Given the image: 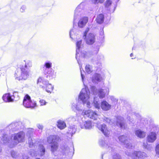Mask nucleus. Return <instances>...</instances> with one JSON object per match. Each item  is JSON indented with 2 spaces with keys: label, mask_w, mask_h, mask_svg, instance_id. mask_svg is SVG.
Wrapping results in <instances>:
<instances>
[{
  "label": "nucleus",
  "mask_w": 159,
  "mask_h": 159,
  "mask_svg": "<svg viewBox=\"0 0 159 159\" xmlns=\"http://www.w3.org/2000/svg\"><path fill=\"white\" fill-rule=\"evenodd\" d=\"M32 66V63L30 61L27 60L23 61L19 65L15 72V77L16 80L20 81L27 79L30 74V70L29 68Z\"/></svg>",
  "instance_id": "obj_1"
},
{
  "label": "nucleus",
  "mask_w": 159,
  "mask_h": 159,
  "mask_svg": "<svg viewBox=\"0 0 159 159\" xmlns=\"http://www.w3.org/2000/svg\"><path fill=\"white\" fill-rule=\"evenodd\" d=\"M91 90L95 95H98L100 98H104L106 93L109 92V89L107 88H105L104 89H99L97 90L94 86L91 87ZM100 102L98 99L96 97H94L93 103L95 107L98 109L100 108Z\"/></svg>",
  "instance_id": "obj_2"
},
{
  "label": "nucleus",
  "mask_w": 159,
  "mask_h": 159,
  "mask_svg": "<svg viewBox=\"0 0 159 159\" xmlns=\"http://www.w3.org/2000/svg\"><path fill=\"white\" fill-rule=\"evenodd\" d=\"M86 4V2L85 1L82 2L78 6L75 11L73 22V28L70 32V37L72 39L75 37L73 36L75 35V32L76 31L74 27L75 23H76V20L81 15L83 10Z\"/></svg>",
  "instance_id": "obj_3"
},
{
  "label": "nucleus",
  "mask_w": 159,
  "mask_h": 159,
  "mask_svg": "<svg viewBox=\"0 0 159 159\" xmlns=\"http://www.w3.org/2000/svg\"><path fill=\"white\" fill-rule=\"evenodd\" d=\"M79 99L84 103H86V106L88 108L91 107V103L90 102V92L87 87L82 89L79 95Z\"/></svg>",
  "instance_id": "obj_4"
},
{
  "label": "nucleus",
  "mask_w": 159,
  "mask_h": 159,
  "mask_svg": "<svg viewBox=\"0 0 159 159\" xmlns=\"http://www.w3.org/2000/svg\"><path fill=\"white\" fill-rule=\"evenodd\" d=\"M59 139V137L56 135H51L47 138V141L49 144H51V151L52 153L55 156H57V150L58 149L57 143Z\"/></svg>",
  "instance_id": "obj_5"
},
{
  "label": "nucleus",
  "mask_w": 159,
  "mask_h": 159,
  "mask_svg": "<svg viewBox=\"0 0 159 159\" xmlns=\"http://www.w3.org/2000/svg\"><path fill=\"white\" fill-rule=\"evenodd\" d=\"M99 145L104 148H107L109 151L111 150L110 152H112L113 159H121V157L120 155L115 152L114 149L111 147V145H109L108 144V142L104 140L101 139L99 140Z\"/></svg>",
  "instance_id": "obj_6"
},
{
  "label": "nucleus",
  "mask_w": 159,
  "mask_h": 159,
  "mask_svg": "<svg viewBox=\"0 0 159 159\" xmlns=\"http://www.w3.org/2000/svg\"><path fill=\"white\" fill-rule=\"evenodd\" d=\"M37 84L48 93H51L53 90L54 87L48 81L43 80L42 78L39 77L38 80Z\"/></svg>",
  "instance_id": "obj_7"
},
{
  "label": "nucleus",
  "mask_w": 159,
  "mask_h": 159,
  "mask_svg": "<svg viewBox=\"0 0 159 159\" xmlns=\"http://www.w3.org/2000/svg\"><path fill=\"white\" fill-rule=\"evenodd\" d=\"M12 137H13V145L11 147H13L20 143L24 142L25 141V134L22 131L14 134Z\"/></svg>",
  "instance_id": "obj_8"
},
{
  "label": "nucleus",
  "mask_w": 159,
  "mask_h": 159,
  "mask_svg": "<svg viewBox=\"0 0 159 159\" xmlns=\"http://www.w3.org/2000/svg\"><path fill=\"white\" fill-rule=\"evenodd\" d=\"M81 115L84 117H87L94 120H97L99 116L96 111H93L91 110H83Z\"/></svg>",
  "instance_id": "obj_9"
},
{
  "label": "nucleus",
  "mask_w": 159,
  "mask_h": 159,
  "mask_svg": "<svg viewBox=\"0 0 159 159\" xmlns=\"http://www.w3.org/2000/svg\"><path fill=\"white\" fill-rule=\"evenodd\" d=\"M23 105L26 108H33L36 106V103L34 100H31L30 97L28 95L24 97L23 101Z\"/></svg>",
  "instance_id": "obj_10"
},
{
  "label": "nucleus",
  "mask_w": 159,
  "mask_h": 159,
  "mask_svg": "<svg viewBox=\"0 0 159 159\" xmlns=\"http://www.w3.org/2000/svg\"><path fill=\"white\" fill-rule=\"evenodd\" d=\"M125 153L127 156L131 157L133 159H143L148 156L147 155L145 152L140 151H135L131 153L126 152H125Z\"/></svg>",
  "instance_id": "obj_11"
},
{
  "label": "nucleus",
  "mask_w": 159,
  "mask_h": 159,
  "mask_svg": "<svg viewBox=\"0 0 159 159\" xmlns=\"http://www.w3.org/2000/svg\"><path fill=\"white\" fill-rule=\"evenodd\" d=\"M13 96H11L10 93H6L4 94L2 97L3 100L5 102H13L14 100L16 101L19 99L18 93L15 92L13 93Z\"/></svg>",
  "instance_id": "obj_12"
},
{
  "label": "nucleus",
  "mask_w": 159,
  "mask_h": 159,
  "mask_svg": "<svg viewBox=\"0 0 159 159\" xmlns=\"http://www.w3.org/2000/svg\"><path fill=\"white\" fill-rule=\"evenodd\" d=\"M45 148L42 145H39V148L37 151L34 150H31L30 152V155L32 156H42L45 153Z\"/></svg>",
  "instance_id": "obj_13"
},
{
  "label": "nucleus",
  "mask_w": 159,
  "mask_h": 159,
  "mask_svg": "<svg viewBox=\"0 0 159 159\" xmlns=\"http://www.w3.org/2000/svg\"><path fill=\"white\" fill-rule=\"evenodd\" d=\"M128 137L125 135L120 136L119 137V141L124 144L126 148H130L133 147V145L130 140L129 139L128 140Z\"/></svg>",
  "instance_id": "obj_14"
},
{
  "label": "nucleus",
  "mask_w": 159,
  "mask_h": 159,
  "mask_svg": "<svg viewBox=\"0 0 159 159\" xmlns=\"http://www.w3.org/2000/svg\"><path fill=\"white\" fill-rule=\"evenodd\" d=\"M97 127L106 136H108L109 135L110 131L108 129L106 125L98 123L97 124Z\"/></svg>",
  "instance_id": "obj_15"
},
{
  "label": "nucleus",
  "mask_w": 159,
  "mask_h": 159,
  "mask_svg": "<svg viewBox=\"0 0 159 159\" xmlns=\"http://www.w3.org/2000/svg\"><path fill=\"white\" fill-rule=\"evenodd\" d=\"M82 122H80V126L82 129H90L92 128V123L91 121L88 120L84 122L82 118Z\"/></svg>",
  "instance_id": "obj_16"
},
{
  "label": "nucleus",
  "mask_w": 159,
  "mask_h": 159,
  "mask_svg": "<svg viewBox=\"0 0 159 159\" xmlns=\"http://www.w3.org/2000/svg\"><path fill=\"white\" fill-rule=\"evenodd\" d=\"M84 38L85 39L86 43L88 44H92L95 42V36L93 34L90 33L87 36H85Z\"/></svg>",
  "instance_id": "obj_17"
},
{
  "label": "nucleus",
  "mask_w": 159,
  "mask_h": 159,
  "mask_svg": "<svg viewBox=\"0 0 159 159\" xmlns=\"http://www.w3.org/2000/svg\"><path fill=\"white\" fill-rule=\"evenodd\" d=\"M116 124L122 129H125L127 128L126 125L124 122V118L121 116H117Z\"/></svg>",
  "instance_id": "obj_18"
},
{
  "label": "nucleus",
  "mask_w": 159,
  "mask_h": 159,
  "mask_svg": "<svg viewBox=\"0 0 159 159\" xmlns=\"http://www.w3.org/2000/svg\"><path fill=\"white\" fill-rule=\"evenodd\" d=\"M74 151L73 147H71L70 148L67 146H64L62 148V153L63 155H72L73 154V152Z\"/></svg>",
  "instance_id": "obj_19"
},
{
  "label": "nucleus",
  "mask_w": 159,
  "mask_h": 159,
  "mask_svg": "<svg viewBox=\"0 0 159 159\" xmlns=\"http://www.w3.org/2000/svg\"><path fill=\"white\" fill-rule=\"evenodd\" d=\"M89 18L87 16L81 17L78 22V26L80 28H83L86 25L88 21Z\"/></svg>",
  "instance_id": "obj_20"
},
{
  "label": "nucleus",
  "mask_w": 159,
  "mask_h": 159,
  "mask_svg": "<svg viewBox=\"0 0 159 159\" xmlns=\"http://www.w3.org/2000/svg\"><path fill=\"white\" fill-rule=\"evenodd\" d=\"M86 103H84L82 101L78 102L76 103H73L72 104V108L73 110L75 109L79 111H81L83 109V106Z\"/></svg>",
  "instance_id": "obj_21"
},
{
  "label": "nucleus",
  "mask_w": 159,
  "mask_h": 159,
  "mask_svg": "<svg viewBox=\"0 0 159 159\" xmlns=\"http://www.w3.org/2000/svg\"><path fill=\"white\" fill-rule=\"evenodd\" d=\"M44 72L46 75V77L49 80L52 79L56 76V73L52 69L48 70H44Z\"/></svg>",
  "instance_id": "obj_22"
},
{
  "label": "nucleus",
  "mask_w": 159,
  "mask_h": 159,
  "mask_svg": "<svg viewBox=\"0 0 159 159\" xmlns=\"http://www.w3.org/2000/svg\"><path fill=\"white\" fill-rule=\"evenodd\" d=\"M76 130V128L75 125H71L68 128L67 133L68 134V136L69 138H71L73 135L75 134Z\"/></svg>",
  "instance_id": "obj_23"
},
{
  "label": "nucleus",
  "mask_w": 159,
  "mask_h": 159,
  "mask_svg": "<svg viewBox=\"0 0 159 159\" xmlns=\"http://www.w3.org/2000/svg\"><path fill=\"white\" fill-rule=\"evenodd\" d=\"M147 141L149 143H153L157 139V134L155 132H151L148 135Z\"/></svg>",
  "instance_id": "obj_24"
},
{
  "label": "nucleus",
  "mask_w": 159,
  "mask_h": 159,
  "mask_svg": "<svg viewBox=\"0 0 159 159\" xmlns=\"http://www.w3.org/2000/svg\"><path fill=\"white\" fill-rule=\"evenodd\" d=\"M11 141V137L6 134H3L1 139V142L5 144H7Z\"/></svg>",
  "instance_id": "obj_25"
},
{
  "label": "nucleus",
  "mask_w": 159,
  "mask_h": 159,
  "mask_svg": "<svg viewBox=\"0 0 159 159\" xmlns=\"http://www.w3.org/2000/svg\"><path fill=\"white\" fill-rule=\"evenodd\" d=\"M111 106V105L106 101H103L101 102V107L104 111H107L109 110Z\"/></svg>",
  "instance_id": "obj_26"
},
{
  "label": "nucleus",
  "mask_w": 159,
  "mask_h": 159,
  "mask_svg": "<svg viewBox=\"0 0 159 159\" xmlns=\"http://www.w3.org/2000/svg\"><path fill=\"white\" fill-rule=\"evenodd\" d=\"M102 80V77L100 74L95 73L93 74L92 78V81L94 83H98Z\"/></svg>",
  "instance_id": "obj_27"
},
{
  "label": "nucleus",
  "mask_w": 159,
  "mask_h": 159,
  "mask_svg": "<svg viewBox=\"0 0 159 159\" xmlns=\"http://www.w3.org/2000/svg\"><path fill=\"white\" fill-rule=\"evenodd\" d=\"M135 135L140 138H143L146 135V132L140 129H137L135 131Z\"/></svg>",
  "instance_id": "obj_28"
},
{
  "label": "nucleus",
  "mask_w": 159,
  "mask_h": 159,
  "mask_svg": "<svg viewBox=\"0 0 159 159\" xmlns=\"http://www.w3.org/2000/svg\"><path fill=\"white\" fill-rule=\"evenodd\" d=\"M77 49L76 50V58L77 59V57L80 52V49L82 48V40H80L77 41L76 43Z\"/></svg>",
  "instance_id": "obj_29"
},
{
  "label": "nucleus",
  "mask_w": 159,
  "mask_h": 159,
  "mask_svg": "<svg viewBox=\"0 0 159 159\" xmlns=\"http://www.w3.org/2000/svg\"><path fill=\"white\" fill-rule=\"evenodd\" d=\"M111 4V1L107 0L105 3V7L110 12H114V9H112L114 8V6H112Z\"/></svg>",
  "instance_id": "obj_30"
},
{
  "label": "nucleus",
  "mask_w": 159,
  "mask_h": 159,
  "mask_svg": "<svg viewBox=\"0 0 159 159\" xmlns=\"http://www.w3.org/2000/svg\"><path fill=\"white\" fill-rule=\"evenodd\" d=\"M57 126L61 129H63L66 127V125L65 122L61 120H59L57 122Z\"/></svg>",
  "instance_id": "obj_31"
},
{
  "label": "nucleus",
  "mask_w": 159,
  "mask_h": 159,
  "mask_svg": "<svg viewBox=\"0 0 159 159\" xmlns=\"http://www.w3.org/2000/svg\"><path fill=\"white\" fill-rule=\"evenodd\" d=\"M29 144L30 148H35L36 143H35V140L31 137L28 138Z\"/></svg>",
  "instance_id": "obj_32"
},
{
  "label": "nucleus",
  "mask_w": 159,
  "mask_h": 159,
  "mask_svg": "<svg viewBox=\"0 0 159 159\" xmlns=\"http://www.w3.org/2000/svg\"><path fill=\"white\" fill-rule=\"evenodd\" d=\"M104 15L102 14H99L96 19L97 22L99 24L102 23L104 21Z\"/></svg>",
  "instance_id": "obj_33"
},
{
  "label": "nucleus",
  "mask_w": 159,
  "mask_h": 159,
  "mask_svg": "<svg viewBox=\"0 0 159 159\" xmlns=\"http://www.w3.org/2000/svg\"><path fill=\"white\" fill-rule=\"evenodd\" d=\"M85 70L86 73L90 74L93 71L92 66L89 64H86L85 67Z\"/></svg>",
  "instance_id": "obj_34"
},
{
  "label": "nucleus",
  "mask_w": 159,
  "mask_h": 159,
  "mask_svg": "<svg viewBox=\"0 0 159 159\" xmlns=\"http://www.w3.org/2000/svg\"><path fill=\"white\" fill-rule=\"evenodd\" d=\"M52 63L48 61L45 62L44 64V66L43 67V70H48L51 69L50 68L52 66Z\"/></svg>",
  "instance_id": "obj_35"
},
{
  "label": "nucleus",
  "mask_w": 159,
  "mask_h": 159,
  "mask_svg": "<svg viewBox=\"0 0 159 159\" xmlns=\"http://www.w3.org/2000/svg\"><path fill=\"white\" fill-rule=\"evenodd\" d=\"M81 55L82 57L85 58H89L92 55L90 51L83 52L81 53Z\"/></svg>",
  "instance_id": "obj_36"
},
{
  "label": "nucleus",
  "mask_w": 159,
  "mask_h": 159,
  "mask_svg": "<svg viewBox=\"0 0 159 159\" xmlns=\"http://www.w3.org/2000/svg\"><path fill=\"white\" fill-rule=\"evenodd\" d=\"M99 49V48L98 46H96V47L93 48L92 50L90 51V52H91L92 55L96 54L98 52Z\"/></svg>",
  "instance_id": "obj_37"
},
{
  "label": "nucleus",
  "mask_w": 159,
  "mask_h": 159,
  "mask_svg": "<svg viewBox=\"0 0 159 159\" xmlns=\"http://www.w3.org/2000/svg\"><path fill=\"white\" fill-rule=\"evenodd\" d=\"M18 124L17 123H13L10 124L8 127L9 129H10L12 131H16V129H15L16 128L15 126L17 125Z\"/></svg>",
  "instance_id": "obj_38"
},
{
  "label": "nucleus",
  "mask_w": 159,
  "mask_h": 159,
  "mask_svg": "<svg viewBox=\"0 0 159 159\" xmlns=\"http://www.w3.org/2000/svg\"><path fill=\"white\" fill-rule=\"evenodd\" d=\"M105 0H90L91 3L95 5H97L98 3H102Z\"/></svg>",
  "instance_id": "obj_39"
},
{
  "label": "nucleus",
  "mask_w": 159,
  "mask_h": 159,
  "mask_svg": "<svg viewBox=\"0 0 159 159\" xmlns=\"http://www.w3.org/2000/svg\"><path fill=\"white\" fill-rule=\"evenodd\" d=\"M34 132V129L33 128H29L27 130V135L31 137V135Z\"/></svg>",
  "instance_id": "obj_40"
},
{
  "label": "nucleus",
  "mask_w": 159,
  "mask_h": 159,
  "mask_svg": "<svg viewBox=\"0 0 159 159\" xmlns=\"http://www.w3.org/2000/svg\"><path fill=\"white\" fill-rule=\"evenodd\" d=\"M143 146L144 147L149 151H151L152 148L151 145L148 144L147 143H143Z\"/></svg>",
  "instance_id": "obj_41"
},
{
  "label": "nucleus",
  "mask_w": 159,
  "mask_h": 159,
  "mask_svg": "<svg viewBox=\"0 0 159 159\" xmlns=\"http://www.w3.org/2000/svg\"><path fill=\"white\" fill-rule=\"evenodd\" d=\"M97 59L98 62L100 63L103 60L104 56L102 54H99L97 56Z\"/></svg>",
  "instance_id": "obj_42"
},
{
  "label": "nucleus",
  "mask_w": 159,
  "mask_h": 159,
  "mask_svg": "<svg viewBox=\"0 0 159 159\" xmlns=\"http://www.w3.org/2000/svg\"><path fill=\"white\" fill-rule=\"evenodd\" d=\"M102 119H103V121L104 122H105L108 123L111 125L112 124H113L112 122L109 119L107 118V117H104V118Z\"/></svg>",
  "instance_id": "obj_43"
},
{
  "label": "nucleus",
  "mask_w": 159,
  "mask_h": 159,
  "mask_svg": "<svg viewBox=\"0 0 159 159\" xmlns=\"http://www.w3.org/2000/svg\"><path fill=\"white\" fill-rule=\"evenodd\" d=\"M130 116H133V114H130V116H128L127 118L128 120H129V121L130 122L129 123V124H130L131 123L132 124H132H133L134 123V120H133L132 118H131Z\"/></svg>",
  "instance_id": "obj_44"
},
{
  "label": "nucleus",
  "mask_w": 159,
  "mask_h": 159,
  "mask_svg": "<svg viewBox=\"0 0 159 159\" xmlns=\"http://www.w3.org/2000/svg\"><path fill=\"white\" fill-rule=\"evenodd\" d=\"M77 61H78V63L79 64V65H80V70L81 79H82V81H83V83H84V78L85 76L84 75L82 74V71H81L82 66L80 65V63H79V62L78 60H77Z\"/></svg>",
  "instance_id": "obj_45"
},
{
  "label": "nucleus",
  "mask_w": 159,
  "mask_h": 159,
  "mask_svg": "<svg viewBox=\"0 0 159 159\" xmlns=\"http://www.w3.org/2000/svg\"><path fill=\"white\" fill-rule=\"evenodd\" d=\"M26 8V6L25 5H23L20 8V11L21 12H24L25 11Z\"/></svg>",
  "instance_id": "obj_46"
},
{
  "label": "nucleus",
  "mask_w": 159,
  "mask_h": 159,
  "mask_svg": "<svg viewBox=\"0 0 159 159\" xmlns=\"http://www.w3.org/2000/svg\"><path fill=\"white\" fill-rule=\"evenodd\" d=\"M15 123H17L18 124L16 126V128L15 129H16V131L17 130H19L20 129L21 123L20 122H16Z\"/></svg>",
  "instance_id": "obj_47"
},
{
  "label": "nucleus",
  "mask_w": 159,
  "mask_h": 159,
  "mask_svg": "<svg viewBox=\"0 0 159 159\" xmlns=\"http://www.w3.org/2000/svg\"><path fill=\"white\" fill-rule=\"evenodd\" d=\"M111 99L114 103V105L116 104L118 100L115 98L114 97L112 96L111 97Z\"/></svg>",
  "instance_id": "obj_48"
},
{
  "label": "nucleus",
  "mask_w": 159,
  "mask_h": 159,
  "mask_svg": "<svg viewBox=\"0 0 159 159\" xmlns=\"http://www.w3.org/2000/svg\"><path fill=\"white\" fill-rule=\"evenodd\" d=\"M39 103L41 106L46 105L47 102L44 100H40L39 101Z\"/></svg>",
  "instance_id": "obj_49"
},
{
  "label": "nucleus",
  "mask_w": 159,
  "mask_h": 159,
  "mask_svg": "<svg viewBox=\"0 0 159 159\" xmlns=\"http://www.w3.org/2000/svg\"><path fill=\"white\" fill-rule=\"evenodd\" d=\"M155 151L157 154L159 155V143L157 144L156 147Z\"/></svg>",
  "instance_id": "obj_50"
},
{
  "label": "nucleus",
  "mask_w": 159,
  "mask_h": 159,
  "mask_svg": "<svg viewBox=\"0 0 159 159\" xmlns=\"http://www.w3.org/2000/svg\"><path fill=\"white\" fill-rule=\"evenodd\" d=\"M89 28H87L84 34L83 37H84L85 36H86L88 32L89 31Z\"/></svg>",
  "instance_id": "obj_51"
},
{
  "label": "nucleus",
  "mask_w": 159,
  "mask_h": 159,
  "mask_svg": "<svg viewBox=\"0 0 159 159\" xmlns=\"http://www.w3.org/2000/svg\"><path fill=\"white\" fill-rule=\"evenodd\" d=\"M36 126L39 129L42 130L43 129V126L41 124H37Z\"/></svg>",
  "instance_id": "obj_52"
},
{
  "label": "nucleus",
  "mask_w": 159,
  "mask_h": 159,
  "mask_svg": "<svg viewBox=\"0 0 159 159\" xmlns=\"http://www.w3.org/2000/svg\"><path fill=\"white\" fill-rule=\"evenodd\" d=\"M11 155L12 157L14 158L16 156V153L14 151H11Z\"/></svg>",
  "instance_id": "obj_53"
},
{
  "label": "nucleus",
  "mask_w": 159,
  "mask_h": 159,
  "mask_svg": "<svg viewBox=\"0 0 159 159\" xmlns=\"http://www.w3.org/2000/svg\"><path fill=\"white\" fill-rule=\"evenodd\" d=\"M69 121H75L76 120V118L73 116H71L68 119Z\"/></svg>",
  "instance_id": "obj_54"
},
{
  "label": "nucleus",
  "mask_w": 159,
  "mask_h": 159,
  "mask_svg": "<svg viewBox=\"0 0 159 159\" xmlns=\"http://www.w3.org/2000/svg\"><path fill=\"white\" fill-rule=\"evenodd\" d=\"M23 159H31L28 156H25V155L23 156Z\"/></svg>",
  "instance_id": "obj_55"
},
{
  "label": "nucleus",
  "mask_w": 159,
  "mask_h": 159,
  "mask_svg": "<svg viewBox=\"0 0 159 159\" xmlns=\"http://www.w3.org/2000/svg\"><path fill=\"white\" fill-rule=\"evenodd\" d=\"M133 56V54L132 53H131L130 54V57H132Z\"/></svg>",
  "instance_id": "obj_56"
},
{
  "label": "nucleus",
  "mask_w": 159,
  "mask_h": 159,
  "mask_svg": "<svg viewBox=\"0 0 159 159\" xmlns=\"http://www.w3.org/2000/svg\"><path fill=\"white\" fill-rule=\"evenodd\" d=\"M1 151H2V149L0 148V152H1Z\"/></svg>",
  "instance_id": "obj_57"
}]
</instances>
